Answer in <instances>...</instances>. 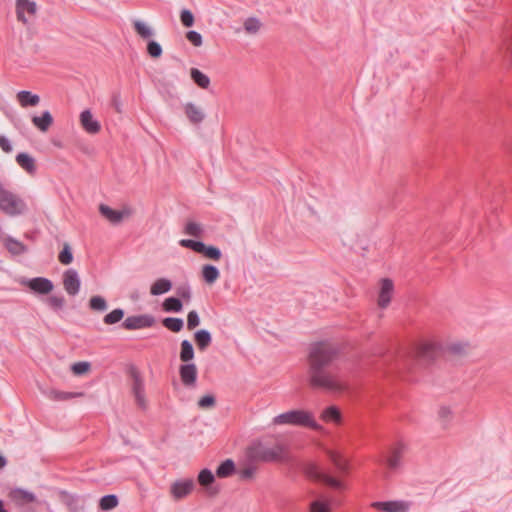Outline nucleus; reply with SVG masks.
<instances>
[{
	"label": "nucleus",
	"instance_id": "nucleus-27",
	"mask_svg": "<svg viewBox=\"0 0 512 512\" xmlns=\"http://www.w3.org/2000/svg\"><path fill=\"white\" fill-rule=\"evenodd\" d=\"M4 246L12 255H21L28 251V248L25 244L11 236L5 238Z\"/></svg>",
	"mask_w": 512,
	"mask_h": 512
},
{
	"label": "nucleus",
	"instance_id": "nucleus-49",
	"mask_svg": "<svg viewBox=\"0 0 512 512\" xmlns=\"http://www.w3.org/2000/svg\"><path fill=\"white\" fill-rule=\"evenodd\" d=\"M147 53L149 54L150 57L156 59L161 57L163 50L158 42L151 40L147 44Z\"/></svg>",
	"mask_w": 512,
	"mask_h": 512
},
{
	"label": "nucleus",
	"instance_id": "nucleus-60",
	"mask_svg": "<svg viewBox=\"0 0 512 512\" xmlns=\"http://www.w3.org/2000/svg\"><path fill=\"white\" fill-rule=\"evenodd\" d=\"M113 104H114L117 112H121V103H120L119 95L113 96Z\"/></svg>",
	"mask_w": 512,
	"mask_h": 512
},
{
	"label": "nucleus",
	"instance_id": "nucleus-29",
	"mask_svg": "<svg viewBox=\"0 0 512 512\" xmlns=\"http://www.w3.org/2000/svg\"><path fill=\"white\" fill-rule=\"evenodd\" d=\"M172 289V282L167 278L157 279L150 287V294L158 296L169 292Z\"/></svg>",
	"mask_w": 512,
	"mask_h": 512
},
{
	"label": "nucleus",
	"instance_id": "nucleus-8",
	"mask_svg": "<svg viewBox=\"0 0 512 512\" xmlns=\"http://www.w3.org/2000/svg\"><path fill=\"white\" fill-rule=\"evenodd\" d=\"M154 324V316L150 314H141L127 317L122 323V327L127 330H138L152 327Z\"/></svg>",
	"mask_w": 512,
	"mask_h": 512
},
{
	"label": "nucleus",
	"instance_id": "nucleus-40",
	"mask_svg": "<svg viewBox=\"0 0 512 512\" xmlns=\"http://www.w3.org/2000/svg\"><path fill=\"white\" fill-rule=\"evenodd\" d=\"M133 26L137 34L143 39H149L154 35V31L146 23L140 20H135Z\"/></svg>",
	"mask_w": 512,
	"mask_h": 512
},
{
	"label": "nucleus",
	"instance_id": "nucleus-22",
	"mask_svg": "<svg viewBox=\"0 0 512 512\" xmlns=\"http://www.w3.org/2000/svg\"><path fill=\"white\" fill-rule=\"evenodd\" d=\"M9 496L15 504L19 506H23L28 503H32L36 501V496L34 493L27 491L22 488L12 489L9 493Z\"/></svg>",
	"mask_w": 512,
	"mask_h": 512
},
{
	"label": "nucleus",
	"instance_id": "nucleus-34",
	"mask_svg": "<svg viewBox=\"0 0 512 512\" xmlns=\"http://www.w3.org/2000/svg\"><path fill=\"white\" fill-rule=\"evenodd\" d=\"M235 472V463L231 459L223 461L216 469V475L219 478H227Z\"/></svg>",
	"mask_w": 512,
	"mask_h": 512
},
{
	"label": "nucleus",
	"instance_id": "nucleus-62",
	"mask_svg": "<svg viewBox=\"0 0 512 512\" xmlns=\"http://www.w3.org/2000/svg\"><path fill=\"white\" fill-rule=\"evenodd\" d=\"M0 512H7L5 509H4V505H3V501L0 500Z\"/></svg>",
	"mask_w": 512,
	"mask_h": 512
},
{
	"label": "nucleus",
	"instance_id": "nucleus-46",
	"mask_svg": "<svg viewBox=\"0 0 512 512\" xmlns=\"http://www.w3.org/2000/svg\"><path fill=\"white\" fill-rule=\"evenodd\" d=\"M45 303L54 311L62 310L65 306V298L61 295H50Z\"/></svg>",
	"mask_w": 512,
	"mask_h": 512
},
{
	"label": "nucleus",
	"instance_id": "nucleus-59",
	"mask_svg": "<svg viewBox=\"0 0 512 512\" xmlns=\"http://www.w3.org/2000/svg\"><path fill=\"white\" fill-rule=\"evenodd\" d=\"M256 469L254 467H246L240 471V477L242 479H250L254 476Z\"/></svg>",
	"mask_w": 512,
	"mask_h": 512
},
{
	"label": "nucleus",
	"instance_id": "nucleus-6",
	"mask_svg": "<svg viewBox=\"0 0 512 512\" xmlns=\"http://www.w3.org/2000/svg\"><path fill=\"white\" fill-rule=\"evenodd\" d=\"M20 284L27 286L33 292L47 295L54 289L53 282L44 277H35L31 279H21Z\"/></svg>",
	"mask_w": 512,
	"mask_h": 512
},
{
	"label": "nucleus",
	"instance_id": "nucleus-52",
	"mask_svg": "<svg viewBox=\"0 0 512 512\" xmlns=\"http://www.w3.org/2000/svg\"><path fill=\"white\" fill-rule=\"evenodd\" d=\"M91 365L89 362L86 361H80L76 362L72 365L71 369L74 374L76 375H82L89 371Z\"/></svg>",
	"mask_w": 512,
	"mask_h": 512
},
{
	"label": "nucleus",
	"instance_id": "nucleus-39",
	"mask_svg": "<svg viewBox=\"0 0 512 512\" xmlns=\"http://www.w3.org/2000/svg\"><path fill=\"white\" fill-rule=\"evenodd\" d=\"M163 310L166 312H180L182 311L183 304L180 298L169 297L166 298L162 304Z\"/></svg>",
	"mask_w": 512,
	"mask_h": 512
},
{
	"label": "nucleus",
	"instance_id": "nucleus-58",
	"mask_svg": "<svg viewBox=\"0 0 512 512\" xmlns=\"http://www.w3.org/2000/svg\"><path fill=\"white\" fill-rule=\"evenodd\" d=\"M0 147L5 153H10L13 149L9 139L4 135L0 136Z\"/></svg>",
	"mask_w": 512,
	"mask_h": 512
},
{
	"label": "nucleus",
	"instance_id": "nucleus-26",
	"mask_svg": "<svg viewBox=\"0 0 512 512\" xmlns=\"http://www.w3.org/2000/svg\"><path fill=\"white\" fill-rule=\"evenodd\" d=\"M197 480L201 486H203L204 488H206L209 491L210 495H216L218 493V490H216V489H213V490L209 489V486L212 483H214V481H215V476L210 469H208V468L202 469L198 474Z\"/></svg>",
	"mask_w": 512,
	"mask_h": 512
},
{
	"label": "nucleus",
	"instance_id": "nucleus-57",
	"mask_svg": "<svg viewBox=\"0 0 512 512\" xmlns=\"http://www.w3.org/2000/svg\"><path fill=\"white\" fill-rule=\"evenodd\" d=\"M310 512H330V507L327 502L316 500L310 504Z\"/></svg>",
	"mask_w": 512,
	"mask_h": 512
},
{
	"label": "nucleus",
	"instance_id": "nucleus-5",
	"mask_svg": "<svg viewBox=\"0 0 512 512\" xmlns=\"http://www.w3.org/2000/svg\"><path fill=\"white\" fill-rule=\"evenodd\" d=\"M179 245L184 248H189L199 254H202L206 258L214 261H218L222 256L221 250L218 247L213 245H206L202 241H196L192 239H181L179 241Z\"/></svg>",
	"mask_w": 512,
	"mask_h": 512
},
{
	"label": "nucleus",
	"instance_id": "nucleus-61",
	"mask_svg": "<svg viewBox=\"0 0 512 512\" xmlns=\"http://www.w3.org/2000/svg\"><path fill=\"white\" fill-rule=\"evenodd\" d=\"M7 464L6 458L0 453V469L4 468Z\"/></svg>",
	"mask_w": 512,
	"mask_h": 512
},
{
	"label": "nucleus",
	"instance_id": "nucleus-35",
	"mask_svg": "<svg viewBox=\"0 0 512 512\" xmlns=\"http://www.w3.org/2000/svg\"><path fill=\"white\" fill-rule=\"evenodd\" d=\"M320 417L325 422L339 423L341 421V413L336 406H330L324 409Z\"/></svg>",
	"mask_w": 512,
	"mask_h": 512
},
{
	"label": "nucleus",
	"instance_id": "nucleus-43",
	"mask_svg": "<svg viewBox=\"0 0 512 512\" xmlns=\"http://www.w3.org/2000/svg\"><path fill=\"white\" fill-rule=\"evenodd\" d=\"M125 315V312L121 308H116L106 314L103 318V322L107 325H113L120 322Z\"/></svg>",
	"mask_w": 512,
	"mask_h": 512
},
{
	"label": "nucleus",
	"instance_id": "nucleus-30",
	"mask_svg": "<svg viewBox=\"0 0 512 512\" xmlns=\"http://www.w3.org/2000/svg\"><path fill=\"white\" fill-rule=\"evenodd\" d=\"M17 100L22 107L37 106L40 102V97L37 94H32L30 91L22 90L17 93Z\"/></svg>",
	"mask_w": 512,
	"mask_h": 512
},
{
	"label": "nucleus",
	"instance_id": "nucleus-21",
	"mask_svg": "<svg viewBox=\"0 0 512 512\" xmlns=\"http://www.w3.org/2000/svg\"><path fill=\"white\" fill-rule=\"evenodd\" d=\"M470 351V344L468 342H452L445 347V353L455 359L466 357Z\"/></svg>",
	"mask_w": 512,
	"mask_h": 512
},
{
	"label": "nucleus",
	"instance_id": "nucleus-50",
	"mask_svg": "<svg viewBox=\"0 0 512 512\" xmlns=\"http://www.w3.org/2000/svg\"><path fill=\"white\" fill-rule=\"evenodd\" d=\"M215 404L216 399L211 394L202 396L197 402V405L200 409H211L215 406Z\"/></svg>",
	"mask_w": 512,
	"mask_h": 512
},
{
	"label": "nucleus",
	"instance_id": "nucleus-19",
	"mask_svg": "<svg viewBox=\"0 0 512 512\" xmlns=\"http://www.w3.org/2000/svg\"><path fill=\"white\" fill-rule=\"evenodd\" d=\"M438 346L433 342H423L418 345L416 350V357L422 361L430 362L434 360L437 355Z\"/></svg>",
	"mask_w": 512,
	"mask_h": 512
},
{
	"label": "nucleus",
	"instance_id": "nucleus-14",
	"mask_svg": "<svg viewBox=\"0 0 512 512\" xmlns=\"http://www.w3.org/2000/svg\"><path fill=\"white\" fill-rule=\"evenodd\" d=\"M372 507L383 512H408L410 503L403 500L373 502Z\"/></svg>",
	"mask_w": 512,
	"mask_h": 512
},
{
	"label": "nucleus",
	"instance_id": "nucleus-23",
	"mask_svg": "<svg viewBox=\"0 0 512 512\" xmlns=\"http://www.w3.org/2000/svg\"><path fill=\"white\" fill-rule=\"evenodd\" d=\"M43 393L53 401H66L72 398L83 397V392H63L56 389H49Z\"/></svg>",
	"mask_w": 512,
	"mask_h": 512
},
{
	"label": "nucleus",
	"instance_id": "nucleus-51",
	"mask_svg": "<svg viewBox=\"0 0 512 512\" xmlns=\"http://www.w3.org/2000/svg\"><path fill=\"white\" fill-rule=\"evenodd\" d=\"M180 20L183 26L192 27L194 25V15L188 9H182L180 12Z\"/></svg>",
	"mask_w": 512,
	"mask_h": 512
},
{
	"label": "nucleus",
	"instance_id": "nucleus-63",
	"mask_svg": "<svg viewBox=\"0 0 512 512\" xmlns=\"http://www.w3.org/2000/svg\"><path fill=\"white\" fill-rule=\"evenodd\" d=\"M0 187H3L2 183L0 182Z\"/></svg>",
	"mask_w": 512,
	"mask_h": 512
},
{
	"label": "nucleus",
	"instance_id": "nucleus-45",
	"mask_svg": "<svg viewBox=\"0 0 512 512\" xmlns=\"http://www.w3.org/2000/svg\"><path fill=\"white\" fill-rule=\"evenodd\" d=\"M243 26L248 34L254 35L260 31L262 23L256 17H249L244 21Z\"/></svg>",
	"mask_w": 512,
	"mask_h": 512
},
{
	"label": "nucleus",
	"instance_id": "nucleus-16",
	"mask_svg": "<svg viewBox=\"0 0 512 512\" xmlns=\"http://www.w3.org/2000/svg\"><path fill=\"white\" fill-rule=\"evenodd\" d=\"M184 113L193 125L201 124L206 117L204 110L193 102H187L184 105Z\"/></svg>",
	"mask_w": 512,
	"mask_h": 512
},
{
	"label": "nucleus",
	"instance_id": "nucleus-48",
	"mask_svg": "<svg viewBox=\"0 0 512 512\" xmlns=\"http://www.w3.org/2000/svg\"><path fill=\"white\" fill-rule=\"evenodd\" d=\"M58 260L63 265H69L73 261V253L69 243L63 244V249L59 253Z\"/></svg>",
	"mask_w": 512,
	"mask_h": 512
},
{
	"label": "nucleus",
	"instance_id": "nucleus-36",
	"mask_svg": "<svg viewBox=\"0 0 512 512\" xmlns=\"http://www.w3.org/2000/svg\"><path fill=\"white\" fill-rule=\"evenodd\" d=\"M327 454L338 471L342 473H346L348 471L347 461L338 452L328 450Z\"/></svg>",
	"mask_w": 512,
	"mask_h": 512
},
{
	"label": "nucleus",
	"instance_id": "nucleus-20",
	"mask_svg": "<svg viewBox=\"0 0 512 512\" xmlns=\"http://www.w3.org/2000/svg\"><path fill=\"white\" fill-rule=\"evenodd\" d=\"M80 123L82 128L89 134H97L101 129L100 123L94 119L89 109L81 112Z\"/></svg>",
	"mask_w": 512,
	"mask_h": 512
},
{
	"label": "nucleus",
	"instance_id": "nucleus-32",
	"mask_svg": "<svg viewBox=\"0 0 512 512\" xmlns=\"http://www.w3.org/2000/svg\"><path fill=\"white\" fill-rule=\"evenodd\" d=\"M201 274H202L204 281L208 284H213L214 282L217 281V279L220 276V272H219L218 268L211 264L203 265Z\"/></svg>",
	"mask_w": 512,
	"mask_h": 512
},
{
	"label": "nucleus",
	"instance_id": "nucleus-41",
	"mask_svg": "<svg viewBox=\"0 0 512 512\" xmlns=\"http://www.w3.org/2000/svg\"><path fill=\"white\" fill-rule=\"evenodd\" d=\"M119 501L116 495L109 494L103 496L99 501V507L102 511H109L117 507Z\"/></svg>",
	"mask_w": 512,
	"mask_h": 512
},
{
	"label": "nucleus",
	"instance_id": "nucleus-7",
	"mask_svg": "<svg viewBox=\"0 0 512 512\" xmlns=\"http://www.w3.org/2000/svg\"><path fill=\"white\" fill-rule=\"evenodd\" d=\"M195 488V482L192 478L178 479L171 484L170 494L174 500H180L187 497Z\"/></svg>",
	"mask_w": 512,
	"mask_h": 512
},
{
	"label": "nucleus",
	"instance_id": "nucleus-13",
	"mask_svg": "<svg viewBox=\"0 0 512 512\" xmlns=\"http://www.w3.org/2000/svg\"><path fill=\"white\" fill-rule=\"evenodd\" d=\"M404 452L405 446L402 443H398L390 448L388 456L385 460V463L389 470L396 471L401 467V460Z\"/></svg>",
	"mask_w": 512,
	"mask_h": 512
},
{
	"label": "nucleus",
	"instance_id": "nucleus-9",
	"mask_svg": "<svg viewBox=\"0 0 512 512\" xmlns=\"http://www.w3.org/2000/svg\"><path fill=\"white\" fill-rule=\"evenodd\" d=\"M306 475L316 481H321L325 483L326 485H329L333 488H341L342 483L337 480L336 478H333L326 473L319 470L316 464H308L305 468Z\"/></svg>",
	"mask_w": 512,
	"mask_h": 512
},
{
	"label": "nucleus",
	"instance_id": "nucleus-24",
	"mask_svg": "<svg viewBox=\"0 0 512 512\" xmlns=\"http://www.w3.org/2000/svg\"><path fill=\"white\" fill-rule=\"evenodd\" d=\"M500 49L512 55V20L505 25L501 32Z\"/></svg>",
	"mask_w": 512,
	"mask_h": 512
},
{
	"label": "nucleus",
	"instance_id": "nucleus-47",
	"mask_svg": "<svg viewBox=\"0 0 512 512\" xmlns=\"http://www.w3.org/2000/svg\"><path fill=\"white\" fill-rule=\"evenodd\" d=\"M107 307V301L102 296H93L89 300V308L93 311L103 312Z\"/></svg>",
	"mask_w": 512,
	"mask_h": 512
},
{
	"label": "nucleus",
	"instance_id": "nucleus-10",
	"mask_svg": "<svg viewBox=\"0 0 512 512\" xmlns=\"http://www.w3.org/2000/svg\"><path fill=\"white\" fill-rule=\"evenodd\" d=\"M64 290L70 296H75L80 291L81 281L75 269H67L62 276Z\"/></svg>",
	"mask_w": 512,
	"mask_h": 512
},
{
	"label": "nucleus",
	"instance_id": "nucleus-55",
	"mask_svg": "<svg viewBox=\"0 0 512 512\" xmlns=\"http://www.w3.org/2000/svg\"><path fill=\"white\" fill-rule=\"evenodd\" d=\"M186 38L189 42H191L196 47H200L203 43L201 34L194 30L188 31L186 33Z\"/></svg>",
	"mask_w": 512,
	"mask_h": 512
},
{
	"label": "nucleus",
	"instance_id": "nucleus-28",
	"mask_svg": "<svg viewBox=\"0 0 512 512\" xmlns=\"http://www.w3.org/2000/svg\"><path fill=\"white\" fill-rule=\"evenodd\" d=\"M32 123L41 132H46L53 124V117L49 111H44L41 116L32 117Z\"/></svg>",
	"mask_w": 512,
	"mask_h": 512
},
{
	"label": "nucleus",
	"instance_id": "nucleus-4",
	"mask_svg": "<svg viewBox=\"0 0 512 512\" xmlns=\"http://www.w3.org/2000/svg\"><path fill=\"white\" fill-rule=\"evenodd\" d=\"M0 209L8 216L14 217L25 213L27 205L18 195L0 187Z\"/></svg>",
	"mask_w": 512,
	"mask_h": 512
},
{
	"label": "nucleus",
	"instance_id": "nucleus-38",
	"mask_svg": "<svg viewBox=\"0 0 512 512\" xmlns=\"http://www.w3.org/2000/svg\"><path fill=\"white\" fill-rule=\"evenodd\" d=\"M184 233L192 237L200 238L203 236L204 229L200 223L195 221H188L185 224Z\"/></svg>",
	"mask_w": 512,
	"mask_h": 512
},
{
	"label": "nucleus",
	"instance_id": "nucleus-1",
	"mask_svg": "<svg viewBox=\"0 0 512 512\" xmlns=\"http://www.w3.org/2000/svg\"><path fill=\"white\" fill-rule=\"evenodd\" d=\"M339 353V346L329 341L311 344L308 354V382L311 387L329 392L345 389L340 369L333 364Z\"/></svg>",
	"mask_w": 512,
	"mask_h": 512
},
{
	"label": "nucleus",
	"instance_id": "nucleus-44",
	"mask_svg": "<svg viewBox=\"0 0 512 512\" xmlns=\"http://www.w3.org/2000/svg\"><path fill=\"white\" fill-rule=\"evenodd\" d=\"M61 499L62 502L67 506V508L71 512H76L80 509L78 505V498L74 495H71L65 491H61Z\"/></svg>",
	"mask_w": 512,
	"mask_h": 512
},
{
	"label": "nucleus",
	"instance_id": "nucleus-12",
	"mask_svg": "<svg viewBox=\"0 0 512 512\" xmlns=\"http://www.w3.org/2000/svg\"><path fill=\"white\" fill-rule=\"evenodd\" d=\"M394 293L393 281L389 278H383L380 280V290L378 294V306L385 309L389 306L392 296Z\"/></svg>",
	"mask_w": 512,
	"mask_h": 512
},
{
	"label": "nucleus",
	"instance_id": "nucleus-54",
	"mask_svg": "<svg viewBox=\"0 0 512 512\" xmlns=\"http://www.w3.org/2000/svg\"><path fill=\"white\" fill-rule=\"evenodd\" d=\"M453 412L448 406H441L438 410L439 419L445 424L449 423L452 419Z\"/></svg>",
	"mask_w": 512,
	"mask_h": 512
},
{
	"label": "nucleus",
	"instance_id": "nucleus-42",
	"mask_svg": "<svg viewBox=\"0 0 512 512\" xmlns=\"http://www.w3.org/2000/svg\"><path fill=\"white\" fill-rule=\"evenodd\" d=\"M162 324L165 328L172 332H180L184 326L183 320L181 318L175 317L164 318Z\"/></svg>",
	"mask_w": 512,
	"mask_h": 512
},
{
	"label": "nucleus",
	"instance_id": "nucleus-18",
	"mask_svg": "<svg viewBox=\"0 0 512 512\" xmlns=\"http://www.w3.org/2000/svg\"><path fill=\"white\" fill-rule=\"evenodd\" d=\"M37 12V5L32 0H16V13L17 19L24 24H26L27 18L25 17V13L29 15H35Z\"/></svg>",
	"mask_w": 512,
	"mask_h": 512
},
{
	"label": "nucleus",
	"instance_id": "nucleus-37",
	"mask_svg": "<svg viewBox=\"0 0 512 512\" xmlns=\"http://www.w3.org/2000/svg\"><path fill=\"white\" fill-rule=\"evenodd\" d=\"M194 358V348L189 340L181 342L180 360L189 363Z\"/></svg>",
	"mask_w": 512,
	"mask_h": 512
},
{
	"label": "nucleus",
	"instance_id": "nucleus-3",
	"mask_svg": "<svg viewBox=\"0 0 512 512\" xmlns=\"http://www.w3.org/2000/svg\"><path fill=\"white\" fill-rule=\"evenodd\" d=\"M285 450L281 444L272 446L256 443L248 450L249 458L261 462H277L284 460Z\"/></svg>",
	"mask_w": 512,
	"mask_h": 512
},
{
	"label": "nucleus",
	"instance_id": "nucleus-53",
	"mask_svg": "<svg viewBox=\"0 0 512 512\" xmlns=\"http://www.w3.org/2000/svg\"><path fill=\"white\" fill-rule=\"evenodd\" d=\"M176 293L179 296L180 300L183 299L185 301H190L192 297L191 288L188 284L181 285L177 287Z\"/></svg>",
	"mask_w": 512,
	"mask_h": 512
},
{
	"label": "nucleus",
	"instance_id": "nucleus-56",
	"mask_svg": "<svg viewBox=\"0 0 512 512\" xmlns=\"http://www.w3.org/2000/svg\"><path fill=\"white\" fill-rule=\"evenodd\" d=\"M200 324V318L197 311L192 310L187 315V328L193 330Z\"/></svg>",
	"mask_w": 512,
	"mask_h": 512
},
{
	"label": "nucleus",
	"instance_id": "nucleus-15",
	"mask_svg": "<svg viewBox=\"0 0 512 512\" xmlns=\"http://www.w3.org/2000/svg\"><path fill=\"white\" fill-rule=\"evenodd\" d=\"M181 381L186 387H194L197 380V367L194 363H185L180 366Z\"/></svg>",
	"mask_w": 512,
	"mask_h": 512
},
{
	"label": "nucleus",
	"instance_id": "nucleus-33",
	"mask_svg": "<svg viewBox=\"0 0 512 512\" xmlns=\"http://www.w3.org/2000/svg\"><path fill=\"white\" fill-rule=\"evenodd\" d=\"M190 76L192 80L195 82L196 85H198L202 89H207L210 85V78L201 72L197 68H191L190 70Z\"/></svg>",
	"mask_w": 512,
	"mask_h": 512
},
{
	"label": "nucleus",
	"instance_id": "nucleus-25",
	"mask_svg": "<svg viewBox=\"0 0 512 512\" xmlns=\"http://www.w3.org/2000/svg\"><path fill=\"white\" fill-rule=\"evenodd\" d=\"M17 164L29 174H34L36 171L35 159L26 152H21L16 155Z\"/></svg>",
	"mask_w": 512,
	"mask_h": 512
},
{
	"label": "nucleus",
	"instance_id": "nucleus-17",
	"mask_svg": "<svg viewBox=\"0 0 512 512\" xmlns=\"http://www.w3.org/2000/svg\"><path fill=\"white\" fill-rule=\"evenodd\" d=\"M99 211L112 224H119L124 217H128L131 214L130 209H124L122 211L114 210L105 204L99 206Z\"/></svg>",
	"mask_w": 512,
	"mask_h": 512
},
{
	"label": "nucleus",
	"instance_id": "nucleus-2",
	"mask_svg": "<svg viewBox=\"0 0 512 512\" xmlns=\"http://www.w3.org/2000/svg\"><path fill=\"white\" fill-rule=\"evenodd\" d=\"M272 423L273 425L309 427L316 431L323 430V427L315 421L313 414L303 409H293L281 413L273 418Z\"/></svg>",
	"mask_w": 512,
	"mask_h": 512
},
{
	"label": "nucleus",
	"instance_id": "nucleus-31",
	"mask_svg": "<svg viewBox=\"0 0 512 512\" xmlns=\"http://www.w3.org/2000/svg\"><path fill=\"white\" fill-rule=\"evenodd\" d=\"M194 338L198 349L201 351L206 350L212 342V336L210 332L206 329L196 331L194 334Z\"/></svg>",
	"mask_w": 512,
	"mask_h": 512
},
{
	"label": "nucleus",
	"instance_id": "nucleus-11",
	"mask_svg": "<svg viewBox=\"0 0 512 512\" xmlns=\"http://www.w3.org/2000/svg\"><path fill=\"white\" fill-rule=\"evenodd\" d=\"M131 377L133 379L132 392L135 397L136 403L141 408H146V399L144 391V383L137 369H131Z\"/></svg>",
	"mask_w": 512,
	"mask_h": 512
}]
</instances>
